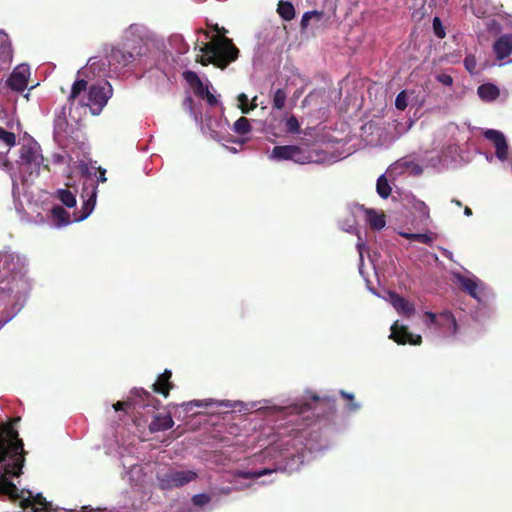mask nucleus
<instances>
[{
    "label": "nucleus",
    "mask_w": 512,
    "mask_h": 512,
    "mask_svg": "<svg viewBox=\"0 0 512 512\" xmlns=\"http://www.w3.org/2000/svg\"><path fill=\"white\" fill-rule=\"evenodd\" d=\"M20 420V417H14L0 424V497L7 496L12 501L21 500L20 506L23 509L31 508L38 512L33 505L31 492L19 490L12 482V478L23 474L22 469L28 454L16 429Z\"/></svg>",
    "instance_id": "nucleus-1"
},
{
    "label": "nucleus",
    "mask_w": 512,
    "mask_h": 512,
    "mask_svg": "<svg viewBox=\"0 0 512 512\" xmlns=\"http://www.w3.org/2000/svg\"><path fill=\"white\" fill-rule=\"evenodd\" d=\"M212 28L221 35L214 37L202 46H198L196 43L194 49L201 53L197 56L196 61L203 66L212 64L217 68L225 69L230 63L237 60L239 49L234 45L232 39L225 36L227 30L224 27L215 24Z\"/></svg>",
    "instance_id": "nucleus-2"
},
{
    "label": "nucleus",
    "mask_w": 512,
    "mask_h": 512,
    "mask_svg": "<svg viewBox=\"0 0 512 512\" xmlns=\"http://www.w3.org/2000/svg\"><path fill=\"white\" fill-rule=\"evenodd\" d=\"M87 81L84 79L76 80L68 96V102L73 104L79 99L82 106L89 107L93 115H99L108 100L112 97L113 89L108 81H101L87 87Z\"/></svg>",
    "instance_id": "nucleus-3"
},
{
    "label": "nucleus",
    "mask_w": 512,
    "mask_h": 512,
    "mask_svg": "<svg viewBox=\"0 0 512 512\" xmlns=\"http://www.w3.org/2000/svg\"><path fill=\"white\" fill-rule=\"evenodd\" d=\"M99 176L95 179L88 167L82 169L83 187L81 197L84 199L82 208L78 212H74L75 221L85 220L93 211L97 198V187L98 183H104L107 181L106 170L99 167Z\"/></svg>",
    "instance_id": "nucleus-4"
},
{
    "label": "nucleus",
    "mask_w": 512,
    "mask_h": 512,
    "mask_svg": "<svg viewBox=\"0 0 512 512\" xmlns=\"http://www.w3.org/2000/svg\"><path fill=\"white\" fill-rule=\"evenodd\" d=\"M197 477L198 474L193 470L168 469L166 472L157 474V481L161 490H172L193 482Z\"/></svg>",
    "instance_id": "nucleus-5"
},
{
    "label": "nucleus",
    "mask_w": 512,
    "mask_h": 512,
    "mask_svg": "<svg viewBox=\"0 0 512 512\" xmlns=\"http://www.w3.org/2000/svg\"><path fill=\"white\" fill-rule=\"evenodd\" d=\"M19 164L30 171V174L39 175L41 167L49 170L48 164L44 163L41 147L38 143H28L21 147Z\"/></svg>",
    "instance_id": "nucleus-6"
},
{
    "label": "nucleus",
    "mask_w": 512,
    "mask_h": 512,
    "mask_svg": "<svg viewBox=\"0 0 512 512\" xmlns=\"http://www.w3.org/2000/svg\"><path fill=\"white\" fill-rule=\"evenodd\" d=\"M160 401L153 397L148 391L143 388H134L130 392V397L127 401H117L113 404L115 411L124 410L126 406H138L141 408L152 407L157 409Z\"/></svg>",
    "instance_id": "nucleus-7"
},
{
    "label": "nucleus",
    "mask_w": 512,
    "mask_h": 512,
    "mask_svg": "<svg viewBox=\"0 0 512 512\" xmlns=\"http://www.w3.org/2000/svg\"><path fill=\"white\" fill-rule=\"evenodd\" d=\"M29 77L30 67L26 64H21L14 68L6 81V84L11 90L22 92L28 85Z\"/></svg>",
    "instance_id": "nucleus-8"
},
{
    "label": "nucleus",
    "mask_w": 512,
    "mask_h": 512,
    "mask_svg": "<svg viewBox=\"0 0 512 512\" xmlns=\"http://www.w3.org/2000/svg\"><path fill=\"white\" fill-rule=\"evenodd\" d=\"M136 55H141V48L135 54L131 51L113 47L107 54V60L110 67L115 69L124 68L135 60Z\"/></svg>",
    "instance_id": "nucleus-9"
},
{
    "label": "nucleus",
    "mask_w": 512,
    "mask_h": 512,
    "mask_svg": "<svg viewBox=\"0 0 512 512\" xmlns=\"http://www.w3.org/2000/svg\"><path fill=\"white\" fill-rule=\"evenodd\" d=\"M395 342L398 344H411L418 345L421 343L422 338L420 335L411 333L405 325H399V322H394L391 326V335Z\"/></svg>",
    "instance_id": "nucleus-10"
},
{
    "label": "nucleus",
    "mask_w": 512,
    "mask_h": 512,
    "mask_svg": "<svg viewBox=\"0 0 512 512\" xmlns=\"http://www.w3.org/2000/svg\"><path fill=\"white\" fill-rule=\"evenodd\" d=\"M485 139L491 141L496 149V156L499 160L504 161L508 157V143L505 135L494 129H488L483 133Z\"/></svg>",
    "instance_id": "nucleus-11"
},
{
    "label": "nucleus",
    "mask_w": 512,
    "mask_h": 512,
    "mask_svg": "<svg viewBox=\"0 0 512 512\" xmlns=\"http://www.w3.org/2000/svg\"><path fill=\"white\" fill-rule=\"evenodd\" d=\"M388 299L393 308L398 312L399 315L410 318L415 313V306L408 299L403 296L390 292L388 295Z\"/></svg>",
    "instance_id": "nucleus-12"
},
{
    "label": "nucleus",
    "mask_w": 512,
    "mask_h": 512,
    "mask_svg": "<svg viewBox=\"0 0 512 512\" xmlns=\"http://www.w3.org/2000/svg\"><path fill=\"white\" fill-rule=\"evenodd\" d=\"M493 50L498 60H504L512 55V33L501 35L494 42Z\"/></svg>",
    "instance_id": "nucleus-13"
},
{
    "label": "nucleus",
    "mask_w": 512,
    "mask_h": 512,
    "mask_svg": "<svg viewBox=\"0 0 512 512\" xmlns=\"http://www.w3.org/2000/svg\"><path fill=\"white\" fill-rule=\"evenodd\" d=\"M171 377L172 372L165 369V371L158 376L157 381L152 384L153 391L164 397H168L171 389L174 387L173 383L170 381Z\"/></svg>",
    "instance_id": "nucleus-14"
},
{
    "label": "nucleus",
    "mask_w": 512,
    "mask_h": 512,
    "mask_svg": "<svg viewBox=\"0 0 512 512\" xmlns=\"http://www.w3.org/2000/svg\"><path fill=\"white\" fill-rule=\"evenodd\" d=\"M174 421L170 414H156L149 424V430L152 433L165 431L172 428Z\"/></svg>",
    "instance_id": "nucleus-15"
},
{
    "label": "nucleus",
    "mask_w": 512,
    "mask_h": 512,
    "mask_svg": "<svg viewBox=\"0 0 512 512\" xmlns=\"http://www.w3.org/2000/svg\"><path fill=\"white\" fill-rule=\"evenodd\" d=\"M51 219L57 227L66 226L71 221L76 222L74 219L71 220L70 214L60 205H56L51 209Z\"/></svg>",
    "instance_id": "nucleus-16"
},
{
    "label": "nucleus",
    "mask_w": 512,
    "mask_h": 512,
    "mask_svg": "<svg viewBox=\"0 0 512 512\" xmlns=\"http://www.w3.org/2000/svg\"><path fill=\"white\" fill-rule=\"evenodd\" d=\"M366 221L373 230H381L386 225L385 215L373 209H366Z\"/></svg>",
    "instance_id": "nucleus-17"
},
{
    "label": "nucleus",
    "mask_w": 512,
    "mask_h": 512,
    "mask_svg": "<svg viewBox=\"0 0 512 512\" xmlns=\"http://www.w3.org/2000/svg\"><path fill=\"white\" fill-rule=\"evenodd\" d=\"M291 161L298 164H306L313 161V156L310 152L304 150L298 145H291Z\"/></svg>",
    "instance_id": "nucleus-18"
},
{
    "label": "nucleus",
    "mask_w": 512,
    "mask_h": 512,
    "mask_svg": "<svg viewBox=\"0 0 512 512\" xmlns=\"http://www.w3.org/2000/svg\"><path fill=\"white\" fill-rule=\"evenodd\" d=\"M477 92L479 97L486 101L495 100L500 94L499 89L491 83L480 85Z\"/></svg>",
    "instance_id": "nucleus-19"
},
{
    "label": "nucleus",
    "mask_w": 512,
    "mask_h": 512,
    "mask_svg": "<svg viewBox=\"0 0 512 512\" xmlns=\"http://www.w3.org/2000/svg\"><path fill=\"white\" fill-rule=\"evenodd\" d=\"M277 12L285 21H291L295 17V8L289 1H279Z\"/></svg>",
    "instance_id": "nucleus-20"
},
{
    "label": "nucleus",
    "mask_w": 512,
    "mask_h": 512,
    "mask_svg": "<svg viewBox=\"0 0 512 512\" xmlns=\"http://www.w3.org/2000/svg\"><path fill=\"white\" fill-rule=\"evenodd\" d=\"M291 145L275 146L272 149L271 157L277 161L291 160Z\"/></svg>",
    "instance_id": "nucleus-21"
},
{
    "label": "nucleus",
    "mask_w": 512,
    "mask_h": 512,
    "mask_svg": "<svg viewBox=\"0 0 512 512\" xmlns=\"http://www.w3.org/2000/svg\"><path fill=\"white\" fill-rule=\"evenodd\" d=\"M56 197L62 202L63 205L68 208H72L76 205L75 195L67 189H58L56 192Z\"/></svg>",
    "instance_id": "nucleus-22"
},
{
    "label": "nucleus",
    "mask_w": 512,
    "mask_h": 512,
    "mask_svg": "<svg viewBox=\"0 0 512 512\" xmlns=\"http://www.w3.org/2000/svg\"><path fill=\"white\" fill-rule=\"evenodd\" d=\"M252 126L249 119L244 116L238 118L233 124V131L239 135H246L250 133Z\"/></svg>",
    "instance_id": "nucleus-23"
},
{
    "label": "nucleus",
    "mask_w": 512,
    "mask_h": 512,
    "mask_svg": "<svg viewBox=\"0 0 512 512\" xmlns=\"http://www.w3.org/2000/svg\"><path fill=\"white\" fill-rule=\"evenodd\" d=\"M458 281L464 291H466L472 297L476 298L478 285L474 280L465 276H459Z\"/></svg>",
    "instance_id": "nucleus-24"
},
{
    "label": "nucleus",
    "mask_w": 512,
    "mask_h": 512,
    "mask_svg": "<svg viewBox=\"0 0 512 512\" xmlns=\"http://www.w3.org/2000/svg\"><path fill=\"white\" fill-rule=\"evenodd\" d=\"M287 100V93L284 89H277L272 98V108L282 110L285 107Z\"/></svg>",
    "instance_id": "nucleus-25"
},
{
    "label": "nucleus",
    "mask_w": 512,
    "mask_h": 512,
    "mask_svg": "<svg viewBox=\"0 0 512 512\" xmlns=\"http://www.w3.org/2000/svg\"><path fill=\"white\" fill-rule=\"evenodd\" d=\"M376 190H377V193L379 194V196L383 199H386L390 196L391 187H390L385 175H381L377 179Z\"/></svg>",
    "instance_id": "nucleus-26"
},
{
    "label": "nucleus",
    "mask_w": 512,
    "mask_h": 512,
    "mask_svg": "<svg viewBox=\"0 0 512 512\" xmlns=\"http://www.w3.org/2000/svg\"><path fill=\"white\" fill-rule=\"evenodd\" d=\"M13 49L9 41L5 40L0 44V61L9 64L12 60Z\"/></svg>",
    "instance_id": "nucleus-27"
},
{
    "label": "nucleus",
    "mask_w": 512,
    "mask_h": 512,
    "mask_svg": "<svg viewBox=\"0 0 512 512\" xmlns=\"http://www.w3.org/2000/svg\"><path fill=\"white\" fill-rule=\"evenodd\" d=\"M237 100L239 102V109L243 114H248L250 111L257 107V105L248 104V96L245 93H240L237 97Z\"/></svg>",
    "instance_id": "nucleus-28"
},
{
    "label": "nucleus",
    "mask_w": 512,
    "mask_h": 512,
    "mask_svg": "<svg viewBox=\"0 0 512 512\" xmlns=\"http://www.w3.org/2000/svg\"><path fill=\"white\" fill-rule=\"evenodd\" d=\"M412 208L414 209L415 212L419 213L420 217L429 218V208L425 204V202L414 199L412 203Z\"/></svg>",
    "instance_id": "nucleus-29"
},
{
    "label": "nucleus",
    "mask_w": 512,
    "mask_h": 512,
    "mask_svg": "<svg viewBox=\"0 0 512 512\" xmlns=\"http://www.w3.org/2000/svg\"><path fill=\"white\" fill-rule=\"evenodd\" d=\"M272 472L270 469H261L255 471H245L240 473V476L244 479H257L262 476L268 475Z\"/></svg>",
    "instance_id": "nucleus-30"
},
{
    "label": "nucleus",
    "mask_w": 512,
    "mask_h": 512,
    "mask_svg": "<svg viewBox=\"0 0 512 512\" xmlns=\"http://www.w3.org/2000/svg\"><path fill=\"white\" fill-rule=\"evenodd\" d=\"M0 140L4 141L8 146H13L16 143V136L0 126Z\"/></svg>",
    "instance_id": "nucleus-31"
},
{
    "label": "nucleus",
    "mask_w": 512,
    "mask_h": 512,
    "mask_svg": "<svg viewBox=\"0 0 512 512\" xmlns=\"http://www.w3.org/2000/svg\"><path fill=\"white\" fill-rule=\"evenodd\" d=\"M183 78L187 81L191 88H194L201 81L197 73L191 70L184 71Z\"/></svg>",
    "instance_id": "nucleus-32"
},
{
    "label": "nucleus",
    "mask_w": 512,
    "mask_h": 512,
    "mask_svg": "<svg viewBox=\"0 0 512 512\" xmlns=\"http://www.w3.org/2000/svg\"><path fill=\"white\" fill-rule=\"evenodd\" d=\"M432 25H433V31H434L435 35L438 38L443 39L446 36V32H445V28L442 25V22H441L440 18L439 17H435L433 19Z\"/></svg>",
    "instance_id": "nucleus-33"
},
{
    "label": "nucleus",
    "mask_w": 512,
    "mask_h": 512,
    "mask_svg": "<svg viewBox=\"0 0 512 512\" xmlns=\"http://www.w3.org/2000/svg\"><path fill=\"white\" fill-rule=\"evenodd\" d=\"M286 129H287L288 132L294 133V134L300 132L299 122H298L297 118L294 115H291L286 120Z\"/></svg>",
    "instance_id": "nucleus-34"
},
{
    "label": "nucleus",
    "mask_w": 512,
    "mask_h": 512,
    "mask_svg": "<svg viewBox=\"0 0 512 512\" xmlns=\"http://www.w3.org/2000/svg\"><path fill=\"white\" fill-rule=\"evenodd\" d=\"M211 498L205 493L196 494L192 497V502L195 506H204L210 502Z\"/></svg>",
    "instance_id": "nucleus-35"
},
{
    "label": "nucleus",
    "mask_w": 512,
    "mask_h": 512,
    "mask_svg": "<svg viewBox=\"0 0 512 512\" xmlns=\"http://www.w3.org/2000/svg\"><path fill=\"white\" fill-rule=\"evenodd\" d=\"M395 106L399 110H405L407 107V95L405 91H401L396 99H395Z\"/></svg>",
    "instance_id": "nucleus-36"
},
{
    "label": "nucleus",
    "mask_w": 512,
    "mask_h": 512,
    "mask_svg": "<svg viewBox=\"0 0 512 512\" xmlns=\"http://www.w3.org/2000/svg\"><path fill=\"white\" fill-rule=\"evenodd\" d=\"M413 241H417V242H420L423 244L430 245L433 242V237L431 234H428V233H416L413 236Z\"/></svg>",
    "instance_id": "nucleus-37"
},
{
    "label": "nucleus",
    "mask_w": 512,
    "mask_h": 512,
    "mask_svg": "<svg viewBox=\"0 0 512 512\" xmlns=\"http://www.w3.org/2000/svg\"><path fill=\"white\" fill-rule=\"evenodd\" d=\"M320 13L317 12V11H308V12H305L302 16V19H301V27L304 29L308 26V23H309V20L313 17V16H316V17H320Z\"/></svg>",
    "instance_id": "nucleus-38"
},
{
    "label": "nucleus",
    "mask_w": 512,
    "mask_h": 512,
    "mask_svg": "<svg viewBox=\"0 0 512 512\" xmlns=\"http://www.w3.org/2000/svg\"><path fill=\"white\" fill-rule=\"evenodd\" d=\"M193 89V92L195 93L196 96L200 97V98H204V95L205 94H208V87L205 86L203 84L202 81H200Z\"/></svg>",
    "instance_id": "nucleus-39"
},
{
    "label": "nucleus",
    "mask_w": 512,
    "mask_h": 512,
    "mask_svg": "<svg viewBox=\"0 0 512 512\" xmlns=\"http://www.w3.org/2000/svg\"><path fill=\"white\" fill-rule=\"evenodd\" d=\"M340 393L343 398L350 401L349 409L351 411H355L359 408V406L356 403H354V395L353 394L345 392V391H341Z\"/></svg>",
    "instance_id": "nucleus-40"
},
{
    "label": "nucleus",
    "mask_w": 512,
    "mask_h": 512,
    "mask_svg": "<svg viewBox=\"0 0 512 512\" xmlns=\"http://www.w3.org/2000/svg\"><path fill=\"white\" fill-rule=\"evenodd\" d=\"M311 400L314 401V402L324 403V404L328 405L329 407H333L334 403H335V400H331L328 397L327 398H320L317 394H312L311 395Z\"/></svg>",
    "instance_id": "nucleus-41"
},
{
    "label": "nucleus",
    "mask_w": 512,
    "mask_h": 512,
    "mask_svg": "<svg viewBox=\"0 0 512 512\" xmlns=\"http://www.w3.org/2000/svg\"><path fill=\"white\" fill-rule=\"evenodd\" d=\"M36 504L41 506V510L46 509L48 505L46 499L41 494H37L33 499V505L35 506ZM38 510L40 511V509Z\"/></svg>",
    "instance_id": "nucleus-42"
},
{
    "label": "nucleus",
    "mask_w": 512,
    "mask_h": 512,
    "mask_svg": "<svg viewBox=\"0 0 512 512\" xmlns=\"http://www.w3.org/2000/svg\"><path fill=\"white\" fill-rule=\"evenodd\" d=\"M182 406L184 407V409L186 411H190L193 406L202 407V406H207V404H203V402L200 400H194V401L183 403Z\"/></svg>",
    "instance_id": "nucleus-43"
},
{
    "label": "nucleus",
    "mask_w": 512,
    "mask_h": 512,
    "mask_svg": "<svg viewBox=\"0 0 512 512\" xmlns=\"http://www.w3.org/2000/svg\"><path fill=\"white\" fill-rule=\"evenodd\" d=\"M464 64H465V67L466 69L469 71V72H473L475 67H476V62H475V59L473 57H466L465 60H464Z\"/></svg>",
    "instance_id": "nucleus-44"
},
{
    "label": "nucleus",
    "mask_w": 512,
    "mask_h": 512,
    "mask_svg": "<svg viewBox=\"0 0 512 512\" xmlns=\"http://www.w3.org/2000/svg\"><path fill=\"white\" fill-rule=\"evenodd\" d=\"M438 81L441 82L443 85L450 86L453 83V79L450 75L447 74H440L437 77Z\"/></svg>",
    "instance_id": "nucleus-45"
},
{
    "label": "nucleus",
    "mask_w": 512,
    "mask_h": 512,
    "mask_svg": "<svg viewBox=\"0 0 512 512\" xmlns=\"http://www.w3.org/2000/svg\"><path fill=\"white\" fill-rule=\"evenodd\" d=\"M203 99H205L210 106H216L218 104L217 98L210 91H208V94L204 95Z\"/></svg>",
    "instance_id": "nucleus-46"
},
{
    "label": "nucleus",
    "mask_w": 512,
    "mask_h": 512,
    "mask_svg": "<svg viewBox=\"0 0 512 512\" xmlns=\"http://www.w3.org/2000/svg\"><path fill=\"white\" fill-rule=\"evenodd\" d=\"M64 125H67V121L64 117L58 116V118L55 120V126L58 129H62Z\"/></svg>",
    "instance_id": "nucleus-47"
},
{
    "label": "nucleus",
    "mask_w": 512,
    "mask_h": 512,
    "mask_svg": "<svg viewBox=\"0 0 512 512\" xmlns=\"http://www.w3.org/2000/svg\"><path fill=\"white\" fill-rule=\"evenodd\" d=\"M365 244L363 242H358L357 245H356V248L359 252V256H360V261L363 262V251L365 249Z\"/></svg>",
    "instance_id": "nucleus-48"
},
{
    "label": "nucleus",
    "mask_w": 512,
    "mask_h": 512,
    "mask_svg": "<svg viewBox=\"0 0 512 512\" xmlns=\"http://www.w3.org/2000/svg\"><path fill=\"white\" fill-rule=\"evenodd\" d=\"M311 409H312V407H311V405L309 403H304V404L299 406L298 413H304V412L309 411Z\"/></svg>",
    "instance_id": "nucleus-49"
},
{
    "label": "nucleus",
    "mask_w": 512,
    "mask_h": 512,
    "mask_svg": "<svg viewBox=\"0 0 512 512\" xmlns=\"http://www.w3.org/2000/svg\"><path fill=\"white\" fill-rule=\"evenodd\" d=\"M413 171L416 173V174H420L422 172V168L421 166H419L418 164H413Z\"/></svg>",
    "instance_id": "nucleus-50"
},
{
    "label": "nucleus",
    "mask_w": 512,
    "mask_h": 512,
    "mask_svg": "<svg viewBox=\"0 0 512 512\" xmlns=\"http://www.w3.org/2000/svg\"><path fill=\"white\" fill-rule=\"evenodd\" d=\"M416 233H403L402 236L405 237L406 239L408 240H411L413 241V236L415 235Z\"/></svg>",
    "instance_id": "nucleus-51"
},
{
    "label": "nucleus",
    "mask_w": 512,
    "mask_h": 512,
    "mask_svg": "<svg viewBox=\"0 0 512 512\" xmlns=\"http://www.w3.org/2000/svg\"><path fill=\"white\" fill-rule=\"evenodd\" d=\"M416 233H403L402 236L405 237L406 239L408 240H411L413 241V236L415 235Z\"/></svg>",
    "instance_id": "nucleus-52"
},
{
    "label": "nucleus",
    "mask_w": 512,
    "mask_h": 512,
    "mask_svg": "<svg viewBox=\"0 0 512 512\" xmlns=\"http://www.w3.org/2000/svg\"><path fill=\"white\" fill-rule=\"evenodd\" d=\"M184 102L189 106L190 109H192L193 99L190 96H188Z\"/></svg>",
    "instance_id": "nucleus-53"
},
{
    "label": "nucleus",
    "mask_w": 512,
    "mask_h": 512,
    "mask_svg": "<svg viewBox=\"0 0 512 512\" xmlns=\"http://www.w3.org/2000/svg\"><path fill=\"white\" fill-rule=\"evenodd\" d=\"M443 316L446 320H455V317L450 312L444 313Z\"/></svg>",
    "instance_id": "nucleus-54"
},
{
    "label": "nucleus",
    "mask_w": 512,
    "mask_h": 512,
    "mask_svg": "<svg viewBox=\"0 0 512 512\" xmlns=\"http://www.w3.org/2000/svg\"><path fill=\"white\" fill-rule=\"evenodd\" d=\"M426 316L429 318V320H436V314L433 312H426Z\"/></svg>",
    "instance_id": "nucleus-55"
},
{
    "label": "nucleus",
    "mask_w": 512,
    "mask_h": 512,
    "mask_svg": "<svg viewBox=\"0 0 512 512\" xmlns=\"http://www.w3.org/2000/svg\"><path fill=\"white\" fill-rule=\"evenodd\" d=\"M464 214H465L466 216H471V215L473 214V212H472L471 208H469L468 206H466V207L464 208Z\"/></svg>",
    "instance_id": "nucleus-56"
},
{
    "label": "nucleus",
    "mask_w": 512,
    "mask_h": 512,
    "mask_svg": "<svg viewBox=\"0 0 512 512\" xmlns=\"http://www.w3.org/2000/svg\"><path fill=\"white\" fill-rule=\"evenodd\" d=\"M451 325H450V328H453V333H456V330H457V322L456 321H453V322H449Z\"/></svg>",
    "instance_id": "nucleus-57"
},
{
    "label": "nucleus",
    "mask_w": 512,
    "mask_h": 512,
    "mask_svg": "<svg viewBox=\"0 0 512 512\" xmlns=\"http://www.w3.org/2000/svg\"><path fill=\"white\" fill-rule=\"evenodd\" d=\"M198 32H199V33H203L207 38H209V37H210L209 32L204 31L203 29H199V30H198Z\"/></svg>",
    "instance_id": "nucleus-58"
},
{
    "label": "nucleus",
    "mask_w": 512,
    "mask_h": 512,
    "mask_svg": "<svg viewBox=\"0 0 512 512\" xmlns=\"http://www.w3.org/2000/svg\"><path fill=\"white\" fill-rule=\"evenodd\" d=\"M452 202L455 203L458 207L462 206V202L460 200L453 199Z\"/></svg>",
    "instance_id": "nucleus-59"
},
{
    "label": "nucleus",
    "mask_w": 512,
    "mask_h": 512,
    "mask_svg": "<svg viewBox=\"0 0 512 512\" xmlns=\"http://www.w3.org/2000/svg\"><path fill=\"white\" fill-rule=\"evenodd\" d=\"M82 509L85 511V512H91L92 509L89 508L88 506H83Z\"/></svg>",
    "instance_id": "nucleus-60"
},
{
    "label": "nucleus",
    "mask_w": 512,
    "mask_h": 512,
    "mask_svg": "<svg viewBox=\"0 0 512 512\" xmlns=\"http://www.w3.org/2000/svg\"><path fill=\"white\" fill-rule=\"evenodd\" d=\"M256 99H257V97H254V98H253V100H252V103H251L250 105H257V104L255 103Z\"/></svg>",
    "instance_id": "nucleus-61"
},
{
    "label": "nucleus",
    "mask_w": 512,
    "mask_h": 512,
    "mask_svg": "<svg viewBox=\"0 0 512 512\" xmlns=\"http://www.w3.org/2000/svg\"><path fill=\"white\" fill-rule=\"evenodd\" d=\"M431 323H432V324L439 325V324H441L442 322L435 321V322H431Z\"/></svg>",
    "instance_id": "nucleus-62"
}]
</instances>
